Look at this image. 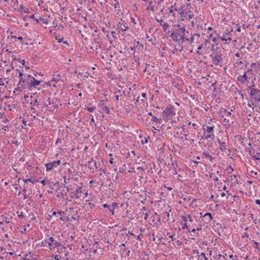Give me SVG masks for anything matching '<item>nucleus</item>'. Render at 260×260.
<instances>
[{
	"instance_id": "obj_1",
	"label": "nucleus",
	"mask_w": 260,
	"mask_h": 260,
	"mask_svg": "<svg viewBox=\"0 0 260 260\" xmlns=\"http://www.w3.org/2000/svg\"><path fill=\"white\" fill-rule=\"evenodd\" d=\"M185 28H175L170 35L172 39L178 43H183L185 41Z\"/></svg>"
},
{
	"instance_id": "obj_2",
	"label": "nucleus",
	"mask_w": 260,
	"mask_h": 260,
	"mask_svg": "<svg viewBox=\"0 0 260 260\" xmlns=\"http://www.w3.org/2000/svg\"><path fill=\"white\" fill-rule=\"evenodd\" d=\"M250 101L260 104V90L257 88L251 89L249 92Z\"/></svg>"
},
{
	"instance_id": "obj_3",
	"label": "nucleus",
	"mask_w": 260,
	"mask_h": 260,
	"mask_svg": "<svg viewBox=\"0 0 260 260\" xmlns=\"http://www.w3.org/2000/svg\"><path fill=\"white\" fill-rule=\"evenodd\" d=\"M46 242L48 243L49 248L51 250H53L55 248H58L61 246V243L58 242L52 237H50L48 238Z\"/></svg>"
},
{
	"instance_id": "obj_4",
	"label": "nucleus",
	"mask_w": 260,
	"mask_h": 260,
	"mask_svg": "<svg viewBox=\"0 0 260 260\" xmlns=\"http://www.w3.org/2000/svg\"><path fill=\"white\" fill-rule=\"evenodd\" d=\"M174 106L169 105L166 107L165 110L162 112V116L164 117L168 116H173L175 115V112L174 111Z\"/></svg>"
},
{
	"instance_id": "obj_5",
	"label": "nucleus",
	"mask_w": 260,
	"mask_h": 260,
	"mask_svg": "<svg viewBox=\"0 0 260 260\" xmlns=\"http://www.w3.org/2000/svg\"><path fill=\"white\" fill-rule=\"evenodd\" d=\"M211 56L213 58L212 61L215 65L219 64L220 62L222 60V54L220 53V52L212 53Z\"/></svg>"
},
{
	"instance_id": "obj_6",
	"label": "nucleus",
	"mask_w": 260,
	"mask_h": 260,
	"mask_svg": "<svg viewBox=\"0 0 260 260\" xmlns=\"http://www.w3.org/2000/svg\"><path fill=\"white\" fill-rule=\"evenodd\" d=\"M61 163V160H57L51 161L45 164L46 167V171L47 172L50 171L53 168H56Z\"/></svg>"
},
{
	"instance_id": "obj_7",
	"label": "nucleus",
	"mask_w": 260,
	"mask_h": 260,
	"mask_svg": "<svg viewBox=\"0 0 260 260\" xmlns=\"http://www.w3.org/2000/svg\"><path fill=\"white\" fill-rule=\"evenodd\" d=\"M27 77H31L32 79V80L29 82H28V87L29 89H30V88L32 87H36V86L39 85L42 81L36 79L34 77H31L30 75H27Z\"/></svg>"
},
{
	"instance_id": "obj_8",
	"label": "nucleus",
	"mask_w": 260,
	"mask_h": 260,
	"mask_svg": "<svg viewBox=\"0 0 260 260\" xmlns=\"http://www.w3.org/2000/svg\"><path fill=\"white\" fill-rule=\"evenodd\" d=\"M212 220V216L211 213L207 212L202 217V220L205 223H209Z\"/></svg>"
},
{
	"instance_id": "obj_9",
	"label": "nucleus",
	"mask_w": 260,
	"mask_h": 260,
	"mask_svg": "<svg viewBox=\"0 0 260 260\" xmlns=\"http://www.w3.org/2000/svg\"><path fill=\"white\" fill-rule=\"evenodd\" d=\"M247 79H248V77H247V76L246 74V73H244V74L242 76V75L239 76L238 77V78H237V80L239 82L242 83V84H244L246 82H247Z\"/></svg>"
},
{
	"instance_id": "obj_10",
	"label": "nucleus",
	"mask_w": 260,
	"mask_h": 260,
	"mask_svg": "<svg viewBox=\"0 0 260 260\" xmlns=\"http://www.w3.org/2000/svg\"><path fill=\"white\" fill-rule=\"evenodd\" d=\"M124 21H122V23L119 22V23L117 24V28L121 29L122 31H125L128 29V27L126 25V24L125 23H123Z\"/></svg>"
},
{
	"instance_id": "obj_11",
	"label": "nucleus",
	"mask_w": 260,
	"mask_h": 260,
	"mask_svg": "<svg viewBox=\"0 0 260 260\" xmlns=\"http://www.w3.org/2000/svg\"><path fill=\"white\" fill-rule=\"evenodd\" d=\"M219 149L221 151H224L225 150H226L227 148L225 142H219Z\"/></svg>"
},
{
	"instance_id": "obj_12",
	"label": "nucleus",
	"mask_w": 260,
	"mask_h": 260,
	"mask_svg": "<svg viewBox=\"0 0 260 260\" xmlns=\"http://www.w3.org/2000/svg\"><path fill=\"white\" fill-rule=\"evenodd\" d=\"M50 184V187L51 188L54 190L56 191L59 188V184L58 181H57V182H56L55 183H53L52 185H51V184Z\"/></svg>"
},
{
	"instance_id": "obj_13",
	"label": "nucleus",
	"mask_w": 260,
	"mask_h": 260,
	"mask_svg": "<svg viewBox=\"0 0 260 260\" xmlns=\"http://www.w3.org/2000/svg\"><path fill=\"white\" fill-rule=\"evenodd\" d=\"M35 21L37 23H40L42 22L43 24H47V23H48L47 19H44L43 17H40V18L39 19H35Z\"/></svg>"
},
{
	"instance_id": "obj_14",
	"label": "nucleus",
	"mask_w": 260,
	"mask_h": 260,
	"mask_svg": "<svg viewBox=\"0 0 260 260\" xmlns=\"http://www.w3.org/2000/svg\"><path fill=\"white\" fill-rule=\"evenodd\" d=\"M101 109L103 111L106 112L107 114H110V109L107 106H105L104 104H101Z\"/></svg>"
},
{
	"instance_id": "obj_15",
	"label": "nucleus",
	"mask_w": 260,
	"mask_h": 260,
	"mask_svg": "<svg viewBox=\"0 0 260 260\" xmlns=\"http://www.w3.org/2000/svg\"><path fill=\"white\" fill-rule=\"evenodd\" d=\"M245 150H246V151L248 152L249 155L253 157L255 160H259L260 159V157H258L256 156V155H253L252 154L250 148H246Z\"/></svg>"
},
{
	"instance_id": "obj_16",
	"label": "nucleus",
	"mask_w": 260,
	"mask_h": 260,
	"mask_svg": "<svg viewBox=\"0 0 260 260\" xmlns=\"http://www.w3.org/2000/svg\"><path fill=\"white\" fill-rule=\"evenodd\" d=\"M223 49V48H221L220 47H215L213 45L211 47V50L213 52V53H216V52H220L219 50Z\"/></svg>"
},
{
	"instance_id": "obj_17",
	"label": "nucleus",
	"mask_w": 260,
	"mask_h": 260,
	"mask_svg": "<svg viewBox=\"0 0 260 260\" xmlns=\"http://www.w3.org/2000/svg\"><path fill=\"white\" fill-rule=\"evenodd\" d=\"M195 35H197L198 37L200 36V35L199 34H194V35H192L191 37L189 39L187 38V37H185V40H186V41H189V43L191 44L192 43H193L194 42V36H195Z\"/></svg>"
},
{
	"instance_id": "obj_18",
	"label": "nucleus",
	"mask_w": 260,
	"mask_h": 260,
	"mask_svg": "<svg viewBox=\"0 0 260 260\" xmlns=\"http://www.w3.org/2000/svg\"><path fill=\"white\" fill-rule=\"evenodd\" d=\"M203 154L207 158H208L210 161L212 162L213 161V158L211 156V155L209 154V152H207V151H204L203 153Z\"/></svg>"
},
{
	"instance_id": "obj_19",
	"label": "nucleus",
	"mask_w": 260,
	"mask_h": 260,
	"mask_svg": "<svg viewBox=\"0 0 260 260\" xmlns=\"http://www.w3.org/2000/svg\"><path fill=\"white\" fill-rule=\"evenodd\" d=\"M214 126H206V130L207 131V132L209 133H211V134H213V131H214ZM204 129H205V128H204Z\"/></svg>"
},
{
	"instance_id": "obj_20",
	"label": "nucleus",
	"mask_w": 260,
	"mask_h": 260,
	"mask_svg": "<svg viewBox=\"0 0 260 260\" xmlns=\"http://www.w3.org/2000/svg\"><path fill=\"white\" fill-rule=\"evenodd\" d=\"M151 120L157 123H160L162 120L161 118H157L155 116H152Z\"/></svg>"
},
{
	"instance_id": "obj_21",
	"label": "nucleus",
	"mask_w": 260,
	"mask_h": 260,
	"mask_svg": "<svg viewBox=\"0 0 260 260\" xmlns=\"http://www.w3.org/2000/svg\"><path fill=\"white\" fill-rule=\"evenodd\" d=\"M175 10L178 11V13L180 15L181 17H184V13L182 8H179L178 9L175 8Z\"/></svg>"
},
{
	"instance_id": "obj_22",
	"label": "nucleus",
	"mask_w": 260,
	"mask_h": 260,
	"mask_svg": "<svg viewBox=\"0 0 260 260\" xmlns=\"http://www.w3.org/2000/svg\"><path fill=\"white\" fill-rule=\"evenodd\" d=\"M20 10L23 11L24 13H29V10L27 8H26L23 6V5H20Z\"/></svg>"
},
{
	"instance_id": "obj_23",
	"label": "nucleus",
	"mask_w": 260,
	"mask_h": 260,
	"mask_svg": "<svg viewBox=\"0 0 260 260\" xmlns=\"http://www.w3.org/2000/svg\"><path fill=\"white\" fill-rule=\"evenodd\" d=\"M143 164H145V167L144 166H140L137 168V170H141L142 171H144L147 168L148 164H146L145 162H143Z\"/></svg>"
},
{
	"instance_id": "obj_24",
	"label": "nucleus",
	"mask_w": 260,
	"mask_h": 260,
	"mask_svg": "<svg viewBox=\"0 0 260 260\" xmlns=\"http://www.w3.org/2000/svg\"><path fill=\"white\" fill-rule=\"evenodd\" d=\"M88 112H92L95 109V107L90 106V105L86 108Z\"/></svg>"
},
{
	"instance_id": "obj_25",
	"label": "nucleus",
	"mask_w": 260,
	"mask_h": 260,
	"mask_svg": "<svg viewBox=\"0 0 260 260\" xmlns=\"http://www.w3.org/2000/svg\"><path fill=\"white\" fill-rule=\"evenodd\" d=\"M60 79V75L59 74L56 75V76H54V77L52 78V80L54 81H58Z\"/></svg>"
},
{
	"instance_id": "obj_26",
	"label": "nucleus",
	"mask_w": 260,
	"mask_h": 260,
	"mask_svg": "<svg viewBox=\"0 0 260 260\" xmlns=\"http://www.w3.org/2000/svg\"><path fill=\"white\" fill-rule=\"evenodd\" d=\"M30 104H33L35 106H38L39 105V104L37 99L35 98L33 101V103L31 102L30 103Z\"/></svg>"
},
{
	"instance_id": "obj_27",
	"label": "nucleus",
	"mask_w": 260,
	"mask_h": 260,
	"mask_svg": "<svg viewBox=\"0 0 260 260\" xmlns=\"http://www.w3.org/2000/svg\"><path fill=\"white\" fill-rule=\"evenodd\" d=\"M17 213L18 214V216L20 218H24L23 213L22 211H21V212L17 211Z\"/></svg>"
},
{
	"instance_id": "obj_28",
	"label": "nucleus",
	"mask_w": 260,
	"mask_h": 260,
	"mask_svg": "<svg viewBox=\"0 0 260 260\" xmlns=\"http://www.w3.org/2000/svg\"><path fill=\"white\" fill-rule=\"evenodd\" d=\"M214 137V135L213 134H211L208 135L207 136H205V139H208L209 138H211L212 140H213Z\"/></svg>"
},
{
	"instance_id": "obj_29",
	"label": "nucleus",
	"mask_w": 260,
	"mask_h": 260,
	"mask_svg": "<svg viewBox=\"0 0 260 260\" xmlns=\"http://www.w3.org/2000/svg\"><path fill=\"white\" fill-rule=\"evenodd\" d=\"M161 26L163 27L164 29V30L166 31V28L167 27H169V25L168 23H166V22H164L162 25Z\"/></svg>"
},
{
	"instance_id": "obj_30",
	"label": "nucleus",
	"mask_w": 260,
	"mask_h": 260,
	"mask_svg": "<svg viewBox=\"0 0 260 260\" xmlns=\"http://www.w3.org/2000/svg\"><path fill=\"white\" fill-rule=\"evenodd\" d=\"M59 219L61 220H63L64 221H69V218L68 216H64V217H61L59 218Z\"/></svg>"
},
{
	"instance_id": "obj_31",
	"label": "nucleus",
	"mask_w": 260,
	"mask_h": 260,
	"mask_svg": "<svg viewBox=\"0 0 260 260\" xmlns=\"http://www.w3.org/2000/svg\"><path fill=\"white\" fill-rule=\"evenodd\" d=\"M233 31V29H231L230 30H229V29H228L227 30H226V31L224 32V36H227V35H230L231 34V32Z\"/></svg>"
},
{
	"instance_id": "obj_32",
	"label": "nucleus",
	"mask_w": 260,
	"mask_h": 260,
	"mask_svg": "<svg viewBox=\"0 0 260 260\" xmlns=\"http://www.w3.org/2000/svg\"><path fill=\"white\" fill-rule=\"evenodd\" d=\"M23 181L25 183H27V182H32V183H34L35 182V181L32 180L31 178H29L27 179H23Z\"/></svg>"
},
{
	"instance_id": "obj_33",
	"label": "nucleus",
	"mask_w": 260,
	"mask_h": 260,
	"mask_svg": "<svg viewBox=\"0 0 260 260\" xmlns=\"http://www.w3.org/2000/svg\"><path fill=\"white\" fill-rule=\"evenodd\" d=\"M41 183L43 185H45L46 184V183H48V184H51L52 182H50V181H48L47 182H46V181H45V180H43L41 181Z\"/></svg>"
},
{
	"instance_id": "obj_34",
	"label": "nucleus",
	"mask_w": 260,
	"mask_h": 260,
	"mask_svg": "<svg viewBox=\"0 0 260 260\" xmlns=\"http://www.w3.org/2000/svg\"><path fill=\"white\" fill-rule=\"evenodd\" d=\"M114 1L115 2V4L114 5L115 8H119L120 6H119V4L118 1L114 0Z\"/></svg>"
},
{
	"instance_id": "obj_35",
	"label": "nucleus",
	"mask_w": 260,
	"mask_h": 260,
	"mask_svg": "<svg viewBox=\"0 0 260 260\" xmlns=\"http://www.w3.org/2000/svg\"><path fill=\"white\" fill-rule=\"evenodd\" d=\"M200 256L203 257L204 258V260H208V258L206 257L205 253H204V252L201 253Z\"/></svg>"
},
{
	"instance_id": "obj_36",
	"label": "nucleus",
	"mask_w": 260,
	"mask_h": 260,
	"mask_svg": "<svg viewBox=\"0 0 260 260\" xmlns=\"http://www.w3.org/2000/svg\"><path fill=\"white\" fill-rule=\"evenodd\" d=\"M111 207L113 209H115V208H118V204L116 203H113L112 204Z\"/></svg>"
},
{
	"instance_id": "obj_37",
	"label": "nucleus",
	"mask_w": 260,
	"mask_h": 260,
	"mask_svg": "<svg viewBox=\"0 0 260 260\" xmlns=\"http://www.w3.org/2000/svg\"><path fill=\"white\" fill-rule=\"evenodd\" d=\"M181 217H182V219L183 220V221H184L185 222H186L187 218H188V216H181Z\"/></svg>"
},
{
	"instance_id": "obj_38",
	"label": "nucleus",
	"mask_w": 260,
	"mask_h": 260,
	"mask_svg": "<svg viewBox=\"0 0 260 260\" xmlns=\"http://www.w3.org/2000/svg\"><path fill=\"white\" fill-rule=\"evenodd\" d=\"M190 12H190V11H189V12L188 13L189 14H188V19L189 20H190L192 18V17L193 16V14H192V13H191V14H190Z\"/></svg>"
},
{
	"instance_id": "obj_39",
	"label": "nucleus",
	"mask_w": 260,
	"mask_h": 260,
	"mask_svg": "<svg viewBox=\"0 0 260 260\" xmlns=\"http://www.w3.org/2000/svg\"><path fill=\"white\" fill-rule=\"evenodd\" d=\"M174 26L176 27V28H185L184 26H182L181 24L175 25Z\"/></svg>"
},
{
	"instance_id": "obj_40",
	"label": "nucleus",
	"mask_w": 260,
	"mask_h": 260,
	"mask_svg": "<svg viewBox=\"0 0 260 260\" xmlns=\"http://www.w3.org/2000/svg\"><path fill=\"white\" fill-rule=\"evenodd\" d=\"M183 49V46L181 44L178 45V48L177 49V50H179L180 51H181Z\"/></svg>"
},
{
	"instance_id": "obj_41",
	"label": "nucleus",
	"mask_w": 260,
	"mask_h": 260,
	"mask_svg": "<svg viewBox=\"0 0 260 260\" xmlns=\"http://www.w3.org/2000/svg\"><path fill=\"white\" fill-rule=\"evenodd\" d=\"M109 210L111 212L112 215L114 214V209H113L111 207H110L109 208Z\"/></svg>"
},
{
	"instance_id": "obj_42",
	"label": "nucleus",
	"mask_w": 260,
	"mask_h": 260,
	"mask_svg": "<svg viewBox=\"0 0 260 260\" xmlns=\"http://www.w3.org/2000/svg\"><path fill=\"white\" fill-rule=\"evenodd\" d=\"M156 21L157 22L159 23L160 24V25H161L162 24V22H163V20L162 19H156Z\"/></svg>"
},
{
	"instance_id": "obj_43",
	"label": "nucleus",
	"mask_w": 260,
	"mask_h": 260,
	"mask_svg": "<svg viewBox=\"0 0 260 260\" xmlns=\"http://www.w3.org/2000/svg\"><path fill=\"white\" fill-rule=\"evenodd\" d=\"M183 200L184 201H189V200H191L190 198L187 196H186L185 197L183 198Z\"/></svg>"
},
{
	"instance_id": "obj_44",
	"label": "nucleus",
	"mask_w": 260,
	"mask_h": 260,
	"mask_svg": "<svg viewBox=\"0 0 260 260\" xmlns=\"http://www.w3.org/2000/svg\"><path fill=\"white\" fill-rule=\"evenodd\" d=\"M25 82V80L23 77H22V78H20V81H19L18 85H20L21 82L24 83Z\"/></svg>"
},
{
	"instance_id": "obj_45",
	"label": "nucleus",
	"mask_w": 260,
	"mask_h": 260,
	"mask_svg": "<svg viewBox=\"0 0 260 260\" xmlns=\"http://www.w3.org/2000/svg\"><path fill=\"white\" fill-rule=\"evenodd\" d=\"M216 83H217V81H215V82L212 83L211 86V87H213L214 89H216Z\"/></svg>"
},
{
	"instance_id": "obj_46",
	"label": "nucleus",
	"mask_w": 260,
	"mask_h": 260,
	"mask_svg": "<svg viewBox=\"0 0 260 260\" xmlns=\"http://www.w3.org/2000/svg\"><path fill=\"white\" fill-rule=\"evenodd\" d=\"M147 142H148L147 139L146 138H145V140H142L141 143L142 144H144L145 143H147Z\"/></svg>"
},
{
	"instance_id": "obj_47",
	"label": "nucleus",
	"mask_w": 260,
	"mask_h": 260,
	"mask_svg": "<svg viewBox=\"0 0 260 260\" xmlns=\"http://www.w3.org/2000/svg\"><path fill=\"white\" fill-rule=\"evenodd\" d=\"M56 40H58V42L59 43H61V42H63V40H64V38H61V39H58L57 38V36H56Z\"/></svg>"
},
{
	"instance_id": "obj_48",
	"label": "nucleus",
	"mask_w": 260,
	"mask_h": 260,
	"mask_svg": "<svg viewBox=\"0 0 260 260\" xmlns=\"http://www.w3.org/2000/svg\"><path fill=\"white\" fill-rule=\"evenodd\" d=\"M188 228V225H187V223L185 222L183 225L182 226V229H187Z\"/></svg>"
},
{
	"instance_id": "obj_49",
	"label": "nucleus",
	"mask_w": 260,
	"mask_h": 260,
	"mask_svg": "<svg viewBox=\"0 0 260 260\" xmlns=\"http://www.w3.org/2000/svg\"><path fill=\"white\" fill-rule=\"evenodd\" d=\"M46 102H48V104L45 105L46 106H47L48 105H50L51 104L50 98L49 97L48 98Z\"/></svg>"
},
{
	"instance_id": "obj_50",
	"label": "nucleus",
	"mask_w": 260,
	"mask_h": 260,
	"mask_svg": "<svg viewBox=\"0 0 260 260\" xmlns=\"http://www.w3.org/2000/svg\"><path fill=\"white\" fill-rule=\"evenodd\" d=\"M64 213V212L62 211L57 212V214H58L60 216L63 215Z\"/></svg>"
},
{
	"instance_id": "obj_51",
	"label": "nucleus",
	"mask_w": 260,
	"mask_h": 260,
	"mask_svg": "<svg viewBox=\"0 0 260 260\" xmlns=\"http://www.w3.org/2000/svg\"><path fill=\"white\" fill-rule=\"evenodd\" d=\"M237 31L238 32H240L241 31V27L239 26V24H238L237 25Z\"/></svg>"
},
{
	"instance_id": "obj_52",
	"label": "nucleus",
	"mask_w": 260,
	"mask_h": 260,
	"mask_svg": "<svg viewBox=\"0 0 260 260\" xmlns=\"http://www.w3.org/2000/svg\"><path fill=\"white\" fill-rule=\"evenodd\" d=\"M238 93L241 96L242 99H244V95L242 93V91H240V90H238Z\"/></svg>"
},
{
	"instance_id": "obj_53",
	"label": "nucleus",
	"mask_w": 260,
	"mask_h": 260,
	"mask_svg": "<svg viewBox=\"0 0 260 260\" xmlns=\"http://www.w3.org/2000/svg\"><path fill=\"white\" fill-rule=\"evenodd\" d=\"M254 87V85L253 84L252 85L248 86V88L251 90V89L255 88Z\"/></svg>"
},
{
	"instance_id": "obj_54",
	"label": "nucleus",
	"mask_w": 260,
	"mask_h": 260,
	"mask_svg": "<svg viewBox=\"0 0 260 260\" xmlns=\"http://www.w3.org/2000/svg\"><path fill=\"white\" fill-rule=\"evenodd\" d=\"M67 192H65L64 193H63V192H60V194H59V195H58V197H60V196H61V197H63L64 196H66V195H67Z\"/></svg>"
},
{
	"instance_id": "obj_55",
	"label": "nucleus",
	"mask_w": 260,
	"mask_h": 260,
	"mask_svg": "<svg viewBox=\"0 0 260 260\" xmlns=\"http://www.w3.org/2000/svg\"><path fill=\"white\" fill-rule=\"evenodd\" d=\"M91 161H94V167L96 168H98V166L97 162L93 160L92 159H91Z\"/></svg>"
},
{
	"instance_id": "obj_56",
	"label": "nucleus",
	"mask_w": 260,
	"mask_h": 260,
	"mask_svg": "<svg viewBox=\"0 0 260 260\" xmlns=\"http://www.w3.org/2000/svg\"><path fill=\"white\" fill-rule=\"evenodd\" d=\"M154 6L151 7L150 8L149 7H147V10H151L153 12L154 11Z\"/></svg>"
},
{
	"instance_id": "obj_57",
	"label": "nucleus",
	"mask_w": 260,
	"mask_h": 260,
	"mask_svg": "<svg viewBox=\"0 0 260 260\" xmlns=\"http://www.w3.org/2000/svg\"><path fill=\"white\" fill-rule=\"evenodd\" d=\"M13 59V60H17V61H18L19 62H21V61H22V60L21 59L17 58L16 57H14Z\"/></svg>"
},
{
	"instance_id": "obj_58",
	"label": "nucleus",
	"mask_w": 260,
	"mask_h": 260,
	"mask_svg": "<svg viewBox=\"0 0 260 260\" xmlns=\"http://www.w3.org/2000/svg\"><path fill=\"white\" fill-rule=\"evenodd\" d=\"M61 142V140L60 139L58 138L56 141V144H57L58 143H60Z\"/></svg>"
},
{
	"instance_id": "obj_59",
	"label": "nucleus",
	"mask_w": 260,
	"mask_h": 260,
	"mask_svg": "<svg viewBox=\"0 0 260 260\" xmlns=\"http://www.w3.org/2000/svg\"><path fill=\"white\" fill-rule=\"evenodd\" d=\"M103 207L106 208H108V209L109 208V207H110L109 205L107 204H105L103 205Z\"/></svg>"
},
{
	"instance_id": "obj_60",
	"label": "nucleus",
	"mask_w": 260,
	"mask_h": 260,
	"mask_svg": "<svg viewBox=\"0 0 260 260\" xmlns=\"http://www.w3.org/2000/svg\"><path fill=\"white\" fill-rule=\"evenodd\" d=\"M29 18L30 19H34L35 21V19H38L37 18H36L34 15L29 16Z\"/></svg>"
},
{
	"instance_id": "obj_61",
	"label": "nucleus",
	"mask_w": 260,
	"mask_h": 260,
	"mask_svg": "<svg viewBox=\"0 0 260 260\" xmlns=\"http://www.w3.org/2000/svg\"><path fill=\"white\" fill-rule=\"evenodd\" d=\"M169 12H170V13H173L174 11L173 9V6H172L170 8H169Z\"/></svg>"
},
{
	"instance_id": "obj_62",
	"label": "nucleus",
	"mask_w": 260,
	"mask_h": 260,
	"mask_svg": "<svg viewBox=\"0 0 260 260\" xmlns=\"http://www.w3.org/2000/svg\"><path fill=\"white\" fill-rule=\"evenodd\" d=\"M187 124H188V125H192L193 126H196V124L192 123L191 121L188 122Z\"/></svg>"
},
{
	"instance_id": "obj_63",
	"label": "nucleus",
	"mask_w": 260,
	"mask_h": 260,
	"mask_svg": "<svg viewBox=\"0 0 260 260\" xmlns=\"http://www.w3.org/2000/svg\"><path fill=\"white\" fill-rule=\"evenodd\" d=\"M169 238L171 239L172 241H174V240H175L176 239L174 237L173 235L170 236Z\"/></svg>"
},
{
	"instance_id": "obj_64",
	"label": "nucleus",
	"mask_w": 260,
	"mask_h": 260,
	"mask_svg": "<svg viewBox=\"0 0 260 260\" xmlns=\"http://www.w3.org/2000/svg\"><path fill=\"white\" fill-rule=\"evenodd\" d=\"M255 203L257 205H260V200L257 199L255 201Z\"/></svg>"
}]
</instances>
